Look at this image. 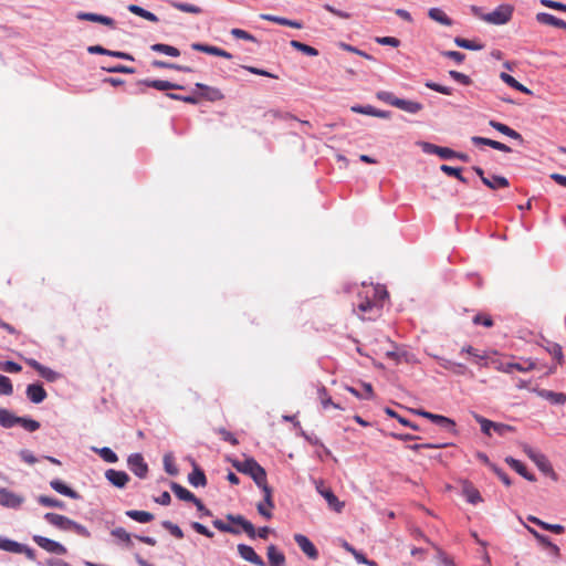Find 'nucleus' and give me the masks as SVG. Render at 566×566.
Instances as JSON below:
<instances>
[{
  "label": "nucleus",
  "mask_w": 566,
  "mask_h": 566,
  "mask_svg": "<svg viewBox=\"0 0 566 566\" xmlns=\"http://www.w3.org/2000/svg\"><path fill=\"white\" fill-rule=\"evenodd\" d=\"M388 297V292L381 285H363L357 294V304L354 312L363 321L376 319L381 314V308L385 298Z\"/></svg>",
  "instance_id": "nucleus-1"
},
{
  "label": "nucleus",
  "mask_w": 566,
  "mask_h": 566,
  "mask_svg": "<svg viewBox=\"0 0 566 566\" xmlns=\"http://www.w3.org/2000/svg\"><path fill=\"white\" fill-rule=\"evenodd\" d=\"M233 465L239 472L250 475L258 486L268 482L265 470L253 458L234 462Z\"/></svg>",
  "instance_id": "nucleus-2"
},
{
  "label": "nucleus",
  "mask_w": 566,
  "mask_h": 566,
  "mask_svg": "<svg viewBox=\"0 0 566 566\" xmlns=\"http://www.w3.org/2000/svg\"><path fill=\"white\" fill-rule=\"evenodd\" d=\"M226 517L231 523L240 526L250 538L259 536L260 538L266 539L271 531L268 526L260 527L256 531L254 525L242 515L228 514Z\"/></svg>",
  "instance_id": "nucleus-3"
},
{
  "label": "nucleus",
  "mask_w": 566,
  "mask_h": 566,
  "mask_svg": "<svg viewBox=\"0 0 566 566\" xmlns=\"http://www.w3.org/2000/svg\"><path fill=\"white\" fill-rule=\"evenodd\" d=\"M523 451L536 464L539 471L551 476L554 481L557 480V474L545 454L535 451L527 444H524Z\"/></svg>",
  "instance_id": "nucleus-4"
},
{
  "label": "nucleus",
  "mask_w": 566,
  "mask_h": 566,
  "mask_svg": "<svg viewBox=\"0 0 566 566\" xmlns=\"http://www.w3.org/2000/svg\"><path fill=\"white\" fill-rule=\"evenodd\" d=\"M514 8L512 4H501L495 10L486 13L483 21L490 24L501 25L507 23L513 15Z\"/></svg>",
  "instance_id": "nucleus-5"
},
{
  "label": "nucleus",
  "mask_w": 566,
  "mask_h": 566,
  "mask_svg": "<svg viewBox=\"0 0 566 566\" xmlns=\"http://www.w3.org/2000/svg\"><path fill=\"white\" fill-rule=\"evenodd\" d=\"M129 470L140 479H145L148 474V464L145 462L140 453H133L127 459Z\"/></svg>",
  "instance_id": "nucleus-6"
},
{
  "label": "nucleus",
  "mask_w": 566,
  "mask_h": 566,
  "mask_svg": "<svg viewBox=\"0 0 566 566\" xmlns=\"http://www.w3.org/2000/svg\"><path fill=\"white\" fill-rule=\"evenodd\" d=\"M33 541L44 551L57 554V555H65L67 553V549L60 544L59 542H55L51 538L41 536V535H34Z\"/></svg>",
  "instance_id": "nucleus-7"
},
{
  "label": "nucleus",
  "mask_w": 566,
  "mask_h": 566,
  "mask_svg": "<svg viewBox=\"0 0 566 566\" xmlns=\"http://www.w3.org/2000/svg\"><path fill=\"white\" fill-rule=\"evenodd\" d=\"M417 415L423 417V418H427L429 419L430 421H432L433 423L449 430V431H454V428H455V422L450 419V418H447L444 416H441V415H436V413H431L429 411H426V410H417L416 411Z\"/></svg>",
  "instance_id": "nucleus-8"
},
{
  "label": "nucleus",
  "mask_w": 566,
  "mask_h": 566,
  "mask_svg": "<svg viewBox=\"0 0 566 566\" xmlns=\"http://www.w3.org/2000/svg\"><path fill=\"white\" fill-rule=\"evenodd\" d=\"M25 363L32 367L33 369H35L38 371V374L43 378L45 379L46 381H50V382H53L55 380L59 379L60 377V374L56 373L55 370L40 364L38 360L33 359V358H28L25 359Z\"/></svg>",
  "instance_id": "nucleus-9"
},
{
  "label": "nucleus",
  "mask_w": 566,
  "mask_h": 566,
  "mask_svg": "<svg viewBox=\"0 0 566 566\" xmlns=\"http://www.w3.org/2000/svg\"><path fill=\"white\" fill-rule=\"evenodd\" d=\"M294 541L301 548V551L311 559L315 560L318 558V552L314 544L303 534H295Z\"/></svg>",
  "instance_id": "nucleus-10"
},
{
  "label": "nucleus",
  "mask_w": 566,
  "mask_h": 566,
  "mask_svg": "<svg viewBox=\"0 0 566 566\" xmlns=\"http://www.w3.org/2000/svg\"><path fill=\"white\" fill-rule=\"evenodd\" d=\"M238 553L243 559H245L247 562H250L251 564H253L255 566H265V563L263 562V559L255 553L253 547H251L249 545L239 544Z\"/></svg>",
  "instance_id": "nucleus-11"
},
{
  "label": "nucleus",
  "mask_w": 566,
  "mask_h": 566,
  "mask_svg": "<svg viewBox=\"0 0 566 566\" xmlns=\"http://www.w3.org/2000/svg\"><path fill=\"white\" fill-rule=\"evenodd\" d=\"M23 503V497L7 490L0 489V505L17 509Z\"/></svg>",
  "instance_id": "nucleus-12"
},
{
  "label": "nucleus",
  "mask_w": 566,
  "mask_h": 566,
  "mask_svg": "<svg viewBox=\"0 0 566 566\" xmlns=\"http://www.w3.org/2000/svg\"><path fill=\"white\" fill-rule=\"evenodd\" d=\"M350 111L357 114L374 116L378 118L388 119L390 118V112L378 109L371 105H355L350 107Z\"/></svg>",
  "instance_id": "nucleus-13"
},
{
  "label": "nucleus",
  "mask_w": 566,
  "mask_h": 566,
  "mask_svg": "<svg viewBox=\"0 0 566 566\" xmlns=\"http://www.w3.org/2000/svg\"><path fill=\"white\" fill-rule=\"evenodd\" d=\"M137 84L153 87L158 91L184 90L185 88V86H182L180 84H176V83H172L169 81H164V80H144V81H139Z\"/></svg>",
  "instance_id": "nucleus-14"
},
{
  "label": "nucleus",
  "mask_w": 566,
  "mask_h": 566,
  "mask_svg": "<svg viewBox=\"0 0 566 566\" xmlns=\"http://www.w3.org/2000/svg\"><path fill=\"white\" fill-rule=\"evenodd\" d=\"M421 146L424 153L436 154L442 159H451L457 155V151L448 147H441L430 143H422Z\"/></svg>",
  "instance_id": "nucleus-15"
},
{
  "label": "nucleus",
  "mask_w": 566,
  "mask_h": 566,
  "mask_svg": "<svg viewBox=\"0 0 566 566\" xmlns=\"http://www.w3.org/2000/svg\"><path fill=\"white\" fill-rule=\"evenodd\" d=\"M25 395L28 399L33 403H41L48 397L45 389L40 384L28 385Z\"/></svg>",
  "instance_id": "nucleus-16"
},
{
  "label": "nucleus",
  "mask_w": 566,
  "mask_h": 566,
  "mask_svg": "<svg viewBox=\"0 0 566 566\" xmlns=\"http://www.w3.org/2000/svg\"><path fill=\"white\" fill-rule=\"evenodd\" d=\"M462 495L471 504H478L483 501L479 490L468 480L462 481Z\"/></svg>",
  "instance_id": "nucleus-17"
},
{
  "label": "nucleus",
  "mask_w": 566,
  "mask_h": 566,
  "mask_svg": "<svg viewBox=\"0 0 566 566\" xmlns=\"http://www.w3.org/2000/svg\"><path fill=\"white\" fill-rule=\"evenodd\" d=\"M44 518L48 523H50L51 525H53L62 531H70L71 523L73 521L64 515H61L57 513H51V512L45 513Z\"/></svg>",
  "instance_id": "nucleus-18"
},
{
  "label": "nucleus",
  "mask_w": 566,
  "mask_h": 566,
  "mask_svg": "<svg viewBox=\"0 0 566 566\" xmlns=\"http://www.w3.org/2000/svg\"><path fill=\"white\" fill-rule=\"evenodd\" d=\"M105 478L109 483H112L116 488H124L129 481V475L125 471H117L114 469H108L105 472Z\"/></svg>",
  "instance_id": "nucleus-19"
},
{
  "label": "nucleus",
  "mask_w": 566,
  "mask_h": 566,
  "mask_svg": "<svg viewBox=\"0 0 566 566\" xmlns=\"http://www.w3.org/2000/svg\"><path fill=\"white\" fill-rule=\"evenodd\" d=\"M191 49L195 50V51L207 53V54H211V55H216V56H221V57H224V59H228V60L232 59V54L229 53L228 51L222 50V49H220L218 46L209 45V44L192 43L191 44Z\"/></svg>",
  "instance_id": "nucleus-20"
},
{
  "label": "nucleus",
  "mask_w": 566,
  "mask_h": 566,
  "mask_svg": "<svg viewBox=\"0 0 566 566\" xmlns=\"http://www.w3.org/2000/svg\"><path fill=\"white\" fill-rule=\"evenodd\" d=\"M196 87L201 91L200 97L207 101L217 102L223 99L224 97L222 92L217 87L208 86L202 83H196Z\"/></svg>",
  "instance_id": "nucleus-21"
},
{
  "label": "nucleus",
  "mask_w": 566,
  "mask_h": 566,
  "mask_svg": "<svg viewBox=\"0 0 566 566\" xmlns=\"http://www.w3.org/2000/svg\"><path fill=\"white\" fill-rule=\"evenodd\" d=\"M260 18L265 21L274 22L280 25H285L294 29H302L303 23L296 20H290L283 17H277L273 14L262 13L260 14Z\"/></svg>",
  "instance_id": "nucleus-22"
},
{
  "label": "nucleus",
  "mask_w": 566,
  "mask_h": 566,
  "mask_svg": "<svg viewBox=\"0 0 566 566\" xmlns=\"http://www.w3.org/2000/svg\"><path fill=\"white\" fill-rule=\"evenodd\" d=\"M270 566H285V556L275 545H270L266 549Z\"/></svg>",
  "instance_id": "nucleus-23"
},
{
  "label": "nucleus",
  "mask_w": 566,
  "mask_h": 566,
  "mask_svg": "<svg viewBox=\"0 0 566 566\" xmlns=\"http://www.w3.org/2000/svg\"><path fill=\"white\" fill-rule=\"evenodd\" d=\"M505 462L513 469L515 470L518 474H521L523 478H525L526 480L531 481V482H534L536 480L535 475L530 473L526 469V467L518 460L512 458V457H507L505 459Z\"/></svg>",
  "instance_id": "nucleus-24"
},
{
  "label": "nucleus",
  "mask_w": 566,
  "mask_h": 566,
  "mask_svg": "<svg viewBox=\"0 0 566 566\" xmlns=\"http://www.w3.org/2000/svg\"><path fill=\"white\" fill-rule=\"evenodd\" d=\"M396 107L409 114H417L423 109V105L421 103L403 98H398Z\"/></svg>",
  "instance_id": "nucleus-25"
},
{
  "label": "nucleus",
  "mask_w": 566,
  "mask_h": 566,
  "mask_svg": "<svg viewBox=\"0 0 566 566\" xmlns=\"http://www.w3.org/2000/svg\"><path fill=\"white\" fill-rule=\"evenodd\" d=\"M78 20H86L92 22H98L108 27H114V20L109 17L97 14V13H90V12H80L77 13Z\"/></svg>",
  "instance_id": "nucleus-26"
},
{
  "label": "nucleus",
  "mask_w": 566,
  "mask_h": 566,
  "mask_svg": "<svg viewBox=\"0 0 566 566\" xmlns=\"http://www.w3.org/2000/svg\"><path fill=\"white\" fill-rule=\"evenodd\" d=\"M50 486L62 495L69 496L73 500L80 499V494L70 486L65 485L61 480H52L50 482Z\"/></svg>",
  "instance_id": "nucleus-27"
},
{
  "label": "nucleus",
  "mask_w": 566,
  "mask_h": 566,
  "mask_svg": "<svg viewBox=\"0 0 566 566\" xmlns=\"http://www.w3.org/2000/svg\"><path fill=\"white\" fill-rule=\"evenodd\" d=\"M188 481L195 488L207 485L206 474L198 465H195L192 472L189 473Z\"/></svg>",
  "instance_id": "nucleus-28"
},
{
  "label": "nucleus",
  "mask_w": 566,
  "mask_h": 566,
  "mask_svg": "<svg viewBox=\"0 0 566 566\" xmlns=\"http://www.w3.org/2000/svg\"><path fill=\"white\" fill-rule=\"evenodd\" d=\"M483 184L492 190L507 188L510 186L507 178L496 175H492L489 178H483Z\"/></svg>",
  "instance_id": "nucleus-29"
},
{
  "label": "nucleus",
  "mask_w": 566,
  "mask_h": 566,
  "mask_svg": "<svg viewBox=\"0 0 566 566\" xmlns=\"http://www.w3.org/2000/svg\"><path fill=\"white\" fill-rule=\"evenodd\" d=\"M428 17L446 27L452 25V20L446 14V12L440 8H431L428 11Z\"/></svg>",
  "instance_id": "nucleus-30"
},
{
  "label": "nucleus",
  "mask_w": 566,
  "mask_h": 566,
  "mask_svg": "<svg viewBox=\"0 0 566 566\" xmlns=\"http://www.w3.org/2000/svg\"><path fill=\"white\" fill-rule=\"evenodd\" d=\"M490 126H492L493 128H495L497 132L513 138V139H516V140H520V142H523V137L522 135L512 129L511 127H509L507 125L503 124V123H500V122H496V120H491L490 122Z\"/></svg>",
  "instance_id": "nucleus-31"
},
{
  "label": "nucleus",
  "mask_w": 566,
  "mask_h": 566,
  "mask_svg": "<svg viewBox=\"0 0 566 566\" xmlns=\"http://www.w3.org/2000/svg\"><path fill=\"white\" fill-rule=\"evenodd\" d=\"M322 496L326 500L331 510L336 513H340L344 510L345 503L339 501L331 489L328 491H324Z\"/></svg>",
  "instance_id": "nucleus-32"
},
{
  "label": "nucleus",
  "mask_w": 566,
  "mask_h": 566,
  "mask_svg": "<svg viewBox=\"0 0 566 566\" xmlns=\"http://www.w3.org/2000/svg\"><path fill=\"white\" fill-rule=\"evenodd\" d=\"M20 421V417L13 415L8 409H0V424L3 428H12L17 426Z\"/></svg>",
  "instance_id": "nucleus-33"
},
{
  "label": "nucleus",
  "mask_w": 566,
  "mask_h": 566,
  "mask_svg": "<svg viewBox=\"0 0 566 566\" xmlns=\"http://www.w3.org/2000/svg\"><path fill=\"white\" fill-rule=\"evenodd\" d=\"M527 520L538 526H541L542 528L546 530V531H549V532H553L555 534H562L564 533L565 531V527L560 524H548L546 522H543L541 521L539 518L533 516V515H530L527 517Z\"/></svg>",
  "instance_id": "nucleus-34"
},
{
  "label": "nucleus",
  "mask_w": 566,
  "mask_h": 566,
  "mask_svg": "<svg viewBox=\"0 0 566 566\" xmlns=\"http://www.w3.org/2000/svg\"><path fill=\"white\" fill-rule=\"evenodd\" d=\"M170 486H171L172 492L175 493V495L178 499H180L182 501H188V502H191L192 500H196L195 494L191 493L186 488H184L182 485H180V484H178L176 482H172Z\"/></svg>",
  "instance_id": "nucleus-35"
},
{
  "label": "nucleus",
  "mask_w": 566,
  "mask_h": 566,
  "mask_svg": "<svg viewBox=\"0 0 566 566\" xmlns=\"http://www.w3.org/2000/svg\"><path fill=\"white\" fill-rule=\"evenodd\" d=\"M500 77L501 80L507 84L509 86H511L512 88H515L522 93H525V94H531L532 92L526 87L524 86L523 84H521L520 82H517L512 75L507 74V73H501L500 74Z\"/></svg>",
  "instance_id": "nucleus-36"
},
{
  "label": "nucleus",
  "mask_w": 566,
  "mask_h": 566,
  "mask_svg": "<svg viewBox=\"0 0 566 566\" xmlns=\"http://www.w3.org/2000/svg\"><path fill=\"white\" fill-rule=\"evenodd\" d=\"M170 6L181 12L200 14L202 13V9L196 4L179 2V1H170Z\"/></svg>",
  "instance_id": "nucleus-37"
},
{
  "label": "nucleus",
  "mask_w": 566,
  "mask_h": 566,
  "mask_svg": "<svg viewBox=\"0 0 566 566\" xmlns=\"http://www.w3.org/2000/svg\"><path fill=\"white\" fill-rule=\"evenodd\" d=\"M126 515L139 523H149L154 520V515L146 511L130 510L126 512Z\"/></svg>",
  "instance_id": "nucleus-38"
},
{
  "label": "nucleus",
  "mask_w": 566,
  "mask_h": 566,
  "mask_svg": "<svg viewBox=\"0 0 566 566\" xmlns=\"http://www.w3.org/2000/svg\"><path fill=\"white\" fill-rule=\"evenodd\" d=\"M128 11L138 15V17H142L150 22H157L158 21V18L157 15H155L153 12L150 11H147L145 10L144 8L137 6V4H129L128 6Z\"/></svg>",
  "instance_id": "nucleus-39"
},
{
  "label": "nucleus",
  "mask_w": 566,
  "mask_h": 566,
  "mask_svg": "<svg viewBox=\"0 0 566 566\" xmlns=\"http://www.w3.org/2000/svg\"><path fill=\"white\" fill-rule=\"evenodd\" d=\"M527 530L541 544L548 547L549 549H555L556 556L559 555V547L557 545L553 544L548 537L542 535L541 533H538L537 531H535L534 528H532L530 526H527Z\"/></svg>",
  "instance_id": "nucleus-40"
},
{
  "label": "nucleus",
  "mask_w": 566,
  "mask_h": 566,
  "mask_svg": "<svg viewBox=\"0 0 566 566\" xmlns=\"http://www.w3.org/2000/svg\"><path fill=\"white\" fill-rule=\"evenodd\" d=\"M150 49L155 52L163 53L169 56H179L180 51L171 45L164 44V43H156L150 46Z\"/></svg>",
  "instance_id": "nucleus-41"
},
{
  "label": "nucleus",
  "mask_w": 566,
  "mask_h": 566,
  "mask_svg": "<svg viewBox=\"0 0 566 566\" xmlns=\"http://www.w3.org/2000/svg\"><path fill=\"white\" fill-rule=\"evenodd\" d=\"M454 43L459 48L467 49V50H472V51H479V50H482L484 48V45L482 43H479L476 41H471V40H468V39H463V38H460V36H457L454 39Z\"/></svg>",
  "instance_id": "nucleus-42"
},
{
  "label": "nucleus",
  "mask_w": 566,
  "mask_h": 566,
  "mask_svg": "<svg viewBox=\"0 0 566 566\" xmlns=\"http://www.w3.org/2000/svg\"><path fill=\"white\" fill-rule=\"evenodd\" d=\"M291 46L308 56H317L318 55V51L311 46V45H307L305 43H302L300 41H296V40H292L290 42Z\"/></svg>",
  "instance_id": "nucleus-43"
},
{
  "label": "nucleus",
  "mask_w": 566,
  "mask_h": 566,
  "mask_svg": "<svg viewBox=\"0 0 566 566\" xmlns=\"http://www.w3.org/2000/svg\"><path fill=\"white\" fill-rule=\"evenodd\" d=\"M151 65L156 69H172V70H177V71H181V72H191L192 71L188 66L168 63V62L161 61V60H154L151 62Z\"/></svg>",
  "instance_id": "nucleus-44"
},
{
  "label": "nucleus",
  "mask_w": 566,
  "mask_h": 566,
  "mask_svg": "<svg viewBox=\"0 0 566 566\" xmlns=\"http://www.w3.org/2000/svg\"><path fill=\"white\" fill-rule=\"evenodd\" d=\"M94 451L107 463H115L118 461L117 454L107 447L94 449Z\"/></svg>",
  "instance_id": "nucleus-45"
},
{
  "label": "nucleus",
  "mask_w": 566,
  "mask_h": 566,
  "mask_svg": "<svg viewBox=\"0 0 566 566\" xmlns=\"http://www.w3.org/2000/svg\"><path fill=\"white\" fill-rule=\"evenodd\" d=\"M38 502L41 505L46 506V507L64 509V506H65L64 502H62V501H60L57 499L48 496V495H40L38 497Z\"/></svg>",
  "instance_id": "nucleus-46"
},
{
  "label": "nucleus",
  "mask_w": 566,
  "mask_h": 566,
  "mask_svg": "<svg viewBox=\"0 0 566 566\" xmlns=\"http://www.w3.org/2000/svg\"><path fill=\"white\" fill-rule=\"evenodd\" d=\"M0 549L18 554L19 549H21V544L8 538L0 537Z\"/></svg>",
  "instance_id": "nucleus-47"
},
{
  "label": "nucleus",
  "mask_w": 566,
  "mask_h": 566,
  "mask_svg": "<svg viewBox=\"0 0 566 566\" xmlns=\"http://www.w3.org/2000/svg\"><path fill=\"white\" fill-rule=\"evenodd\" d=\"M212 524L220 532L230 533V534H233V535H239L240 532H241L238 527H234V526H232L230 524H227V523H224L221 520H214L212 522Z\"/></svg>",
  "instance_id": "nucleus-48"
},
{
  "label": "nucleus",
  "mask_w": 566,
  "mask_h": 566,
  "mask_svg": "<svg viewBox=\"0 0 566 566\" xmlns=\"http://www.w3.org/2000/svg\"><path fill=\"white\" fill-rule=\"evenodd\" d=\"M462 352L469 354L473 358V363L479 365H483L482 361H484L486 358L484 354L480 353V350L472 346L463 347Z\"/></svg>",
  "instance_id": "nucleus-49"
},
{
  "label": "nucleus",
  "mask_w": 566,
  "mask_h": 566,
  "mask_svg": "<svg viewBox=\"0 0 566 566\" xmlns=\"http://www.w3.org/2000/svg\"><path fill=\"white\" fill-rule=\"evenodd\" d=\"M474 419L476 420V422L481 426V430L484 434L486 436H491V430H492V426H493V421L478 415V413H474L473 415Z\"/></svg>",
  "instance_id": "nucleus-50"
},
{
  "label": "nucleus",
  "mask_w": 566,
  "mask_h": 566,
  "mask_svg": "<svg viewBox=\"0 0 566 566\" xmlns=\"http://www.w3.org/2000/svg\"><path fill=\"white\" fill-rule=\"evenodd\" d=\"M318 398L324 409L328 408L329 406H333L334 408H339L338 405L333 402L325 387L318 389Z\"/></svg>",
  "instance_id": "nucleus-51"
},
{
  "label": "nucleus",
  "mask_w": 566,
  "mask_h": 566,
  "mask_svg": "<svg viewBox=\"0 0 566 566\" xmlns=\"http://www.w3.org/2000/svg\"><path fill=\"white\" fill-rule=\"evenodd\" d=\"M161 525L176 538L181 539L184 537L182 530L178 525L171 523L170 521H164Z\"/></svg>",
  "instance_id": "nucleus-52"
},
{
  "label": "nucleus",
  "mask_w": 566,
  "mask_h": 566,
  "mask_svg": "<svg viewBox=\"0 0 566 566\" xmlns=\"http://www.w3.org/2000/svg\"><path fill=\"white\" fill-rule=\"evenodd\" d=\"M377 98L384 103H387L394 107H396V102H398L397 96H395L391 92L380 91L376 94Z\"/></svg>",
  "instance_id": "nucleus-53"
},
{
  "label": "nucleus",
  "mask_w": 566,
  "mask_h": 566,
  "mask_svg": "<svg viewBox=\"0 0 566 566\" xmlns=\"http://www.w3.org/2000/svg\"><path fill=\"white\" fill-rule=\"evenodd\" d=\"M339 48L343 49L344 51L352 52V53H355L357 55H360V56L365 57L366 60H370V61L374 60V57L370 54H368L365 51H361V50H359V49H357V48H355V46H353L350 44L340 42L339 43Z\"/></svg>",
  "instance_id": "nucleus-54"
},
{
  "label": "nucleus",
  "mask_w": 566,
  "mask_h": 566,
  "mask_svg": "<svg viewBox=\"0 0 566 566\" xmlns=\"http://www.w3.org/2000/svg\"><path fill=\"white\" fill-rule=\"evenodd\" d=\"M164 467H165V470H166V472L168 474H170V475H177L178 474V469H177V467L175 464L172 455L166 454L164 457Z\"/></svg>",
  "instance_id": "nucleus-55"
},
{
  "label": "nucleus",
  "mask_w": 566,
  "mask_h": 566,
  "mask_svg": "<svg viewBox=\"0 0 566 566\" xmlns=\"http://www.w3.org/2000/svg\"><path fill=\"white\" fill-rule=\"evenodd\" d=\"M426 87L432 90V91H436L438 93H441L443 95H451L452 94V88L451 87H448V86H443L441 84H438V83H434V82H431V81H428L424 83Z\"/></svg>",
  "instance_id": "nucleus-56"
},
{
  "label": "nucleus",
  "mask_w": 566,
  "mask_h": 566,
  "mask_svg": "<svg viewBox=\"0 0 566 566\" xmlns=\"http://www.w3.org/2000/svg\"><path fill=\"white\" fill-rule=\"evenodd\" d=\"M112 535L126 544L132 543L130 534L123 527H116L112 531Z\"/></svg>",
  "instance_id": "nucleus-57"
},
{
  "label": "nucleus",
  "mask_w": 566,
  "mask_h": 566,
  "mask_svg": "<svg viewBox=\"0 0 566 566\" xmlns=\"http://www.w3.org/2000/svg\"><path fill=\"white\" fill-rule=\"evenodd\" d=\"M25 430L33 432L40 428V423L36 420L20 417L19 423Z\"/></svg>",
  "instance_id": "nucleus-58"
},
{
  "label": "nucleus",
  "mask_w": 566,
  "mask_h": 566,
  "mask_svg": "<svg viewBox=\"0 0 566 566\" xmlns=\"http://www.w3.org/2000/svg\"><path fill=\"white\" fill-rule=\"evenodd\" d=\"M473 323L475 325H483L485 327H492L494 324L492 317L486 314H476L473 317Z\"/></svg>",
  "instance_id": "nucleus-59"
},
{
  "label": "nucleus",
  "mask_w": 566,
  "mask_h": 566,
  "mask_svg": "<svg viewBox=\"0 0 566 566\" xmlns=\"http://www.w3.org/2000/svg\"><path fill=\"white\" fill-rule=\"evenodd\" d=\"M535 368V363L531 359H526L523 363H513V370L521 373L530 371Z\"/></svg>",
  "instance_id": "nucleus-60"
},
{
  "label": "nucleus",
  "mask_w": 566,
  "mask_h": 566,
  "mask_svg": "<svg viewBox=\"0 0 566 566\" xmlns=\"http://www.w3.org/2000/svg\"><path fill=\"white\" fill-rule=\"evenodd\" d=\"M231 34L235 38V39H241V40H245V41H251V42H256V39L254 35H252L251 33L242 30V29H232L231 30Z\"/></svg>",
  "instance_id": "nucleus-61"
},
{
  "label": "nucleus",
  "mask_w": 566,
  "mask_h": 566,
  "mask_svg": "<svg viewBox=\"0 0 566 566\" xmlns=\"http://www.w3.org/2000/svg\"><path fill=\"white\" fill-rule=\"evenodd\" d=\"M0 368L6 371V373H20L22 367L15 363V361H12V360H7V361H3L0 364Z\"/></svg>",
  "instance_id": "nucleus-62"
},
{
  "label": "nucleus",
  "mask_w": 566,
  "mask_h": 566,
  "mask_svg": "<svg viewBox=\"0 0 566 566\" xmlns=\"http://www.w3.org/2000/svg\"><path fill=\"white\" fill-rule=\"evenodd\" d=\"M0 392L4 395H11L13 392V387L11 384V380L7 377L0 374Z\"/></svg>",
  "instance_id": "nucleus-63"
},
{
  "label": "nucleus",
  "mask_w": 566,
  "mask_h": 566,
  "mask_svg": "<svg viewBox=\"0 0 566 566\" xmlns=\"http://www.w3.org/2000/svg\"><path fill=\"white\" fill-rule=\"evenodd\" d=\"M376 42L380 45H389L392 48H398L400 45V40L395 36H379L376 38Z\"/></svg>",
  "instance_id": "nucleus-64"
}]
</instances>
